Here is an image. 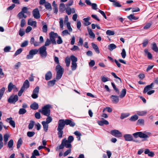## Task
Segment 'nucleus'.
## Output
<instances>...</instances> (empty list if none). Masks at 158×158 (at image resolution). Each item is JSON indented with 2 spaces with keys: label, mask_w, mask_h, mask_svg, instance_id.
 <instances>
[{
  "label": "nucleus",
  "mask_w": 158,
  "mask_h": 158,
  "mask_svg": "<svg viewBox=\"0 0 158 158\" xmlns=\"http://www.w3.org/2000/svg\"><path fill=\"white\" fill-rule=\"evenodd\" d=\"M66 25L69 31L71 32L72 31V28L71 27L70 23H68L65 24Z\"/></svg>",
  "instance_id": "4d7b16f0"
},
{
  "label": "nucleus",
  "mask_w": 158,
  "mask_h": 158,
  "mask_svg": "<svg viewBox=\"0 0 158 158\" xmlns=\"http://www.w3.org/2000/svg\"><path fill=\"white\" fill-rule=\"evenodd\" d=\"M58 39L56 40V43L58 44H61L63 43L62 40L60 36H58Z\"/></svg>",
  "instance_id": "0e129e2a"
},
{
  "label": "nucleus",
  "mask_w": 158,
  "mask_h": 158,
  "mask_svg": "<svg viewBox=\"0 0 158 158\" xmlns=\"http://www.w3.org/2000/svg\"><path fill=\"white\" fill-rule=\"evenodd\" d=\"M144 153L145 154H148V156L150 157H153L154 155V152L150 151L148 149L145 150Z\"/></svg>",
  "instance_id": "bb28decb"
},
{
  "label": "nucleus",
  "mask_w": 158,
  "mask_h": 158,
  "mask_svg": "<svg viewBox=\"0 0 158 158\" xmlns=\"http://www.w3.org/2000/svg\"><path fill=\"white\" fill-rule=\"evenodd\" d=\"M34 122L31 121L28 125V128L29 129H31L33 128L34 125Z\"/></svg>",
  "instance_id": "603ef678"
},
{
  "label": "nucleus",
  "mask_w": 158,
  "mask_h": 158,
  "mask_svg": "<svg viewBox=\"0 0 158 158\" xmlns=\"http://www.w3.org/2000/svg\"><path fill=\"white\" fill-rule=\"evenodd\" d=\"M77 67V64L76 63H72L71 68L73 70H75Z\"/></svg>",
  "instance_id": "680f3d73"
},
{
  "label": "nucleus",
  "mask_w": 158,
  "mask_h": 158,
  "mask_svg": "<svg viewBox=\"0 0 158 158\" xmlns=\"http://www.w3.org/2000/svg\"><path fill=\"white\" fill-rule=\"evenodd\" d=\"M124 137L126 141H131L133 140L132 136L130 134H125L124 135Z\"/></svg>",
  "instance_id": "a211bd4d"
},
{
  "label": "nucleus",
  "mask_w": 158,
  "mask_h": 158,
  "mask_svg": "<svg viewBox=\"0 0 158 158\" xmlns=\"http://www.w3.org/2000/svg\"><path fill=\"white\" fill-rule=\"evenodd\" d=\"M98 124L100 126H103L104 124L108 125L109 123L108 122L103 118H102L101 121L98 122Z\"/></svg>",
  "instance_id": "f3484780"
},
{
  "label": "nucleus",
  "mask_w": 158,
  "mask_h": 158,
  "mask_svg": "<svg viewBox=\"0 0 158 158\" xmlns=\"http://www.w3.org/2000/svg\"><path fill=\"white\" fill-rule=\"evenodd\" d=\"M65 11L68 15H70L72 13H75V10L74 8H66L65 9Z\"/></svg>",
  "instance_id": "f8f14e48"
},
{
  "label": "nucleus",
  "mask_w": 158,
  "mask_h": 158,
  "mask_svg": "<svg viewBox=\"0 0 158 158\" xmlns=\"http://www.w3.org/2000/svg\"><path fill=\"white\" fill-rule=\"evenodd\" d=\"M64 142H63V141H62L61 144L59 146H58L56 148V151H58L60 149H62L64 148Z\"/></svg>",
  "instance_id": "4c0bfd02"
},
{
  "label": "nucleus",
  "mask_w": 158,
  "mask_h": 158,
  "mask_svg": "<svg viewBox=\"0 0 158 158\" xmlns=\"http://www.w3.org/2000/svg\"><path fill=\"white\" fill-rule=\"evenodd\" d=\"M48 117L46 118V122L48 124L49 123L51 122L52 120V118L49 116H47Z\"/></svg>",
  "instance_id": "774afa93"
},
{
  "label": "nucleus",
  "mask_w": 158,
  "mask_h": 158,
  "mask_svg": "<svg viewBox=\"0 0 158 158\" xmlns=\"http://www.w3.org/2000/svg\"><path fill=\"white\" fill-rule=\"evenodd\" d=\"M65 61L66 64V65L67 67L69 66L70 62V58L69 57H66L65 59Z\"/></svg>",
  "instance_id": "79ce46f5"
},
{
  "label": "nucleus",
  "mask_w": 158,
  "mask_h": 158,
  "mask_svg": "<svg viewBox=\"0 0 158 158\" xmlns=\"http://www.w3.org/2000/svg\"><path fill=\"white\" fill-rule=\"evenodd\" d=\"M126 94V89H123L121 92V94L119 96V97L121 98H123L125 96Z\"/></svg>",
  "instance_id": "473e14b6"
},
{
  "label": "nucleus",
  "mask_w": 158,
  "mask_h": 158,
  "mask_svg": "<svg viewBox=\"0 0 158 158\" xmlns=\"http://www.w3.org/2000/svg\"><path fill=\"white\" fill-rule=\"evenodd\" d=\"M56 70L57 73H63L64 72V69L62 68L60 65H57L56 66Z\"/></svg>",
  "instance_id": "6ab92c4d"
},
{
  "label": "nucleus",
  "mask_w": 158,
  "mask_h": 158,
  "mask_svg": "<svg viewBox=\"0 0 158 158\" xmlns=\"http://www.w3.org/2000/svg\"><path fill=\"white\" fill-rule=\"evenodd\" d=\"M30 107L34 110H37L39 108V105L38 103L36 102H34L31 105Z\"/></svg>",
  "instance_id": "393cba45"
},
{
  "label": "nucleus",
  "mask_w": 158,
  "mask_h": 158,
  "mask_svg": "<svg viewBox=\"0 0 158 158\" xmlns=\"http://www.w3.org/2000/svg\"><path fill=\"white\" fill-rule=\"evenodd\" d=\"M147 113L146 111H137V114L139 116H143L145 115Z\"/></svg>",
  "instance_id": "72a5a7b5"
},
{
  "label": "nucleus",
  "mask_w": 158,
  "mask_h": 158,
  "mask_svg": "<svg viewBox=\"0 0 158 158\" xmlns=\"http://www.w3.org/2000/svg\"><path fill=\"white\" fill-rule=\"evenodd\" d=\"M52 77V74L50 71H48L45 75V79L48 81L50 80Z\"/></svg>",
  "instance_id": "4468645a"
},
{
  "label": "nucleus",
  "mask_w": 158,
  "mask_h": 158,
  "mask_svg": "<svg viewBox=\"0 0 158 158\" xmlns=\"http://www.w3.org/2000/svg\"><path fill=\"white\" fill-rule=\"evenodd\" d=\"M127 18L130 20H131L132 19L136 20L138 19V18L135 17L133 14H131L128 16Z\"/></svg>",
  "instance_id": "de8ad7c7"
},
{
  "label": "nucleus",
  "mask_w": 158,
  "mask_h": 158,
  "mask_svg": "<svg viewBox=\"0 0 158 158\" xmlns=\"http://www.w3.org/2000/svg\"><path fill=\"white\" fill-rule=\"evenodd\" d=\"M66 124L65 120L64 121V119H60L58 122V126L57 129L63 130Z\"/></svg>",
  "instance_id": "9d476101"
},
{
  "label": "nucleus",
  "mask_w": 158,
  "mask_h": 158,
  "mask_svg": "<svg viewBox=\"0 0 158 158\" xmlns=\"http://www.w3.org/2000/svg\"><path fill=\"white\" fill-rule=\"evenodd\" d=\"M19 19H22L23 18H26L27 17V15L25 14V13L22 11L19 12L17 15Z\"/></svg>",
  "instance_id": "4be33fe9"
},
{
  "label": "nucleus",
  "mask_w": 158,
  "mask_h": 158,
  "mask_svg": "<svg viewBox=\"0 0 158 158\" xmlns=\"http://www.w3.org/2000/svg\"><path fill=\"white\" fill-rule=\"evenodd\" d=\"M22 143V140L21 138H20L17 142V148L18 149L19 148Z\"/></svg>",
  "instance_id": "5fc2aeb1"
},
{
  "label": "nucleus",
  "mask_w": 158,
  "mask_h": 158,
  "mask_svg": "<svg viewBox=\"0 0 158 158\" xmlns=\"http://www.w3.org/2000/svg\"><path fill=\"white\" fill-rule=\"evenodd\" d=\"M47 48L46 47L43 46L40 47L39 49V53L42 58H45L47 56V52L46 51Z\"/></svg>",
  "instance_id": "f03ea898"
},
{
  "label": "nucleus",
  "mask_w": 158,
  "mask_h": 158,
  "mask_svg": "<svg viewBox=\"0 0 158 158\" xmlns=\"http://www.w3.org/2000/svg\"><path fill=\"white\" fill-rule=\"evenodd\" d=\"M21 11L24 13H27L28 11V8L27 7H23Z\"/></svg>",
  "instance_id": "bf43d9fd"
},
{
  "label": "nucleus",
  "mask_w": 158,
  "mask_h": 158,
  "mask_svg": "<svg viewBox=\"0 0 158 158\" xmlns=\"http://www.w3.org/2000/svg\"><path fill=\"white\" fill-rule=\"evenodd\" d=\"M71 152V150L70 148H69L68 150H67L66 151H65L64 154V156H66L68 155L69 154H70Z\"/></svg>",
  "instance_id": "69168bd1"
},
{
  "label": "nucleus",
  "mask_w": 158,
  "mask_h": 158,
  "mask_svg": "<svg viewBox=\"0 0 158 158\" xmlns=\"http://www.w3.org/2000/svg\"><path fill=\"white\" fill-rule=\"evenodd\" d=\"M8 91L10 92L12 89H13L14 91H17V89L16 86L14 85L11 82L9 83L8 87Z\"/></svg>",
  "instance_id": "9b49d317"
},
{
  "label": "nucleus",
  "mask_w": 158,
  "mask_h": 158,
  "mask_svg": "<svg viewBox=\"0 0 158 158\" xmlns=\"http://www.w3.org/2000/svg\"><path fill=\"white\" fill-rule=\"evenodd\" d=\"M151 132L148 131H145L144 133L140 132L139 137L141 138L144 139V140H146L151 136Z\"/></svg>",
  "instance_id": "423d86ee"
},
{
  "label": "nucleus",
  "mask_w": 158,
  "mask_h": 158,
  "mask_svg": "<svg viewBox=\"0 0 158 158\" xmlns=\"http://www.w3.org/2000/svg\"><path fill=\"white\" fill-rule=\"evenodd\" d=\"M90 17H88L86 18H85L83 19L84 21V25L85 26H88L91 24V23L89 22V20L90 19Z\"/></svg>",
  "instance_id": "5701e85b"
},
{
  "label": "nucleus",
  "mask_w": 158,
  "mask_h": 158,
  "mask_svg": "<svg viewBox=\"0 0 158 158\" xmlns=\"http://www.w3.org/2000/svg\"><path fill=\"white\" fill-rule=\"evenodd\" d=\"M6 121L9 122L10 124L13 127H15V123L13 120H12V118H8L6 119Z\"/></svg>",
  "instance_id": "b1692460"
},
{
  "label": "nucleus",
  "mask_w": 158,
  "mask_h": 158,
  "mask_svg": "<svg viewBox=\"0 0 158 158\" xmlns=\"http://www.w3.org/2000/svg\"><path fill=\"white\" fill-rule=\"evenodd\" d=\"M35 134V133L33 131H28L27 133V135L29 137H32Z\"/></svg>",
  "instance_id": "e2e57ef3"
},
{
  "label": "nucleus",
  "mask_w": 158,
  "mask_h": 158,
  "mask_svg": "<svg viewBox=\"0 0 158 158\" xmlns=\"http://www.w3.org/2000/svg\"><path fill=\"white\" fill-rule=\"evenodd\" d=\"M154 85V83H152L150 85H147L144 89L143 93H145L148 92V90L152 88L153 85Z\"/></svg>",
  "instance_id": "ddd939ff"
},
{
  "label": "nucleus",
  "mask_w": 158,
  "mask_h": 158,
  "mask_svg": "<svg viewBox=\"0 0 158 158\" xmlns=\"http://www.w3.org/2000/svg\"><path fill=\"white\" fill-rule=\"evenodd\" d=\"M51 107V106L49 104L43 107L41 110L39 109V111L45 116H49L50 114V109Z\"/></svg>",
  "instance_id": "f257e3e1"
},
{
  "label": "nucleus",
  "mask_w": 158,
  "mask_h": 158,
  "mask_svg": "<svg viewBox=\"0 0 158 158\" xmlns=\"http://www.w3.org/2000/svg\"><path fill=\"white\" fill-rule=\"evenodd\" d=\"M49 40L52 41V43L54 44H56V41L55 39L58 36V34L52 31L49 34Z\"/></svg>",
  "instance_id": "7ed1b4c3"
},
{
  "label": "nucleus",
  "mask_w": 158,
  "mask_h": 158,
  "mask_svg": "<svg viewBox=\"0 0 158 158\" xmlns=\"http://www.w3.org/2000/svg\"><path fill=\"white\" fill-rule=\"evenodd\" d=\"M27 24L29 25L33 26L34 27H36V21H33L31 19H29L28 21Z\"/></svg>",
  "instance_id": "dca6fc26"
},
{
  "label": "nucleus",
  "mask_w": 158,
  "mask_h": 158,
  "mask_svg": "<svg viewBox=\"0 0 158 158\" xmlns=\"http://www.w3.org/2000/svg\"><path fill=\"white\" fill-rule=\"evenodd\" d=\"M138 118V116L137 115L132 116L129 119L131 121H135Z\"/></svg>",
  "instance_id": "ea45409f"
},
{
  "label": "nucleus",
  "mask_w": 158,
  "mask_h": 158,
  "mask_svg": "<svg viewBox=\"0 0 158 158\" xmlns=\"http://www.w3.org/2000/svg\"><path fill=\"white\" fill-rule=\"evenodd\" d=\"M14 142L13 139L10 140L8 142L7 146L9 148H12Z\"/></svg>",
  "instance_id": "a19ab883"
},
{
  "label": "nucleus",
  "mask_w": 158,
  "mask_h": 158,
  "mask_svg": "<svg viewBox=\"0 0 158 158\" xmlns=\"http://www.w3.org/2000/svg\"><path fill=\"white\" fill-rule=\"evenodd\" d=\"M152 49L154 51L156 52H158V48L156 43H153L152 44Z\"/></svg>",
  "instance_id": "c9c22d12"
},
{
  "label": "nucleus",
  "mask_w": 158,
  "mask_h": 158,
  "mask_svg": "<svg viewBox=\"0 0 158 158\" xmlns=\"http://www.w3.org/2000/svg\"><path fill=\"white\" fill-rule=\"evenodd\" d=\"M71 59L72 60V63H76L77 61V58L73 55L71 56Z\"/></svg>",
  "instance_id": "3c124183"
},
{
  "label": "nucleus",
  "mask_w": 158,
  "mask_h": 158,
  "mask_svg": "<svg viewBox=\"0 0 158 158\" xmlns=\"http://www.w3.org/2000/svg\"><path fill=\"white\" fill-rule=\"evenodd\" d=\"M43 26L42 27L43 31L44 33H46L48 31V27L47 25L45 24H43Z\"/></svg>",
  "instance_id": "864d4df0"
},
{
  "label": "nucleus",
  "mask_w": 158,
  "mask_h": 158,
  "mask_svg": "<svg viewBox=\"0 0 158 158\" xmlns=\"http://www.w3.org/2000/svg\"><path fill=\"white\" fill-rule=\"evenodd\" d=\"M32 14L34 17L36 19H38L40 18V15L38 8H36L34 9L32 11Z\"/></svg>",
  "instance_id": "0eeeda50"
},
{
  "label": "nucleus",
  "mask_w": 158,
  "mask_h": 158,
  "mask_svg": "<svg viewBox=\"0 0 158 158\" xmlns=\"http://www.w3.org/2000/svg\"><path fill=\"white\" fill-rule=\"evenodd\" d=\"M58 131V135L59 138H61L62 137V135L63 134V131H62V130L57 129Z\"/></svg>",
  "instance_id": "a18cd8bd"
},
{
  "label": "nucleus",
  "mask_w": 158,
  "mask_h": 158,
  "mask_svg": "<svg viewBox=\"0 0 158 158\" xmlns=\"http://www.w3.org/2000/svg\"><path fill=\"white\" fill-rule=\"evenodd\" d=\"M18 99V97L17 95L11 96L8 99L10 103H15Z\"/></svg>",
  "instance_id": "1a4fd4ad"
},
{
  "label": "nucleus",
  "mask_w": 158,
  "mask_h": 158,
  "mask_svg": "<svg viewBox=\"0 0 158 158\" xmlns=\"http://www.w3.org/2000/svg\"><path fill=\"white\" fill-rule=\"evenodd\" d=\"M56 81L55 80L49 81L48 82V84L50 87L54 85Z\"/></svg>",
  "instance_id": "58836bf2"
},
{
  "label": "nucleus",
  "mask_w": 158,
  "mask_h": 158,
  "mask_svg": "<svg viewBox=\"0 0 158 158\" xmlns=\"http://www.w3.org/2000/svg\"><path fill=\"white\" fill-rule=\"evenodd\" d=\"M130 115V114L129 113H123L121 114L120 118L121 119H123L125 118H127Z\"/></svg>",
  "instance_id": "e433bc0d"
},
{
  "label": "nucleus",
  "mask_w": 158,
  "mask_h": 158,
  "mask_svg": "<svg viewBox=\"0 0 158 158\" xmlns=\"http://www.w3.org/2000/svg\"><path fill=\"white\" fill-rule=\"evenodd\" d=\"M38 52L37 49H33L30 50L29 52V54L26 56V58L27 59H30L32 58L34 55L37 54Z\"/></svg>",
  "instance_id": "20e7f679"
},
{
  "label": "nucleus",
  "mask_w": 158,
  "mask_h": 158,
  "mask_svg": "<svg viewBox=\"0 0 158 158\" xmlns=\"http://www.w3.org/2000/svg\"><path fill=\"white\" fill-rule=\"evenodd\" d=\"M5 90V88L4 87H3L0 89V100L1 99L3 96Z\"/></svg>",
  "instance_id": "49530a36"
},
{
  "label": "nucleus",
  "mask_w": 158,
  "mask_h": 158,
  "mask_svg": "<svg viewBox=\"0 0 158 158\" xmlns=\"http://www.w3.org/2000/svg\"><path fill=\"white\" fill-rule=\"evenodd\" d=\"M30 85V83L27 80H26L23 83V85L22 88L24 89L28 88Z\"/></svg>",
  "instance_id": "412c9836"
},
{
  "label": "nucleus",
  "mask_w": 158,
  "mask_h": 158,
  "mask_svg": "<svg viewBox=\"0 0 158 158\" xmlns=\"http://www.w3.org/2000/svg\"><path fill=\"white\" fill-rule=\"evenodd\" d=\"M42 124L43 126L44 129V131L47 132L48 129V124L45 121L42 122Z\"/></svg>",
  "instance_id": "c85d7f7f"
},
{
  "label": "nucleus",
  "mask_w": 158,
  "mask_h": 158,
  "mask_svg": "<svg viewBox=\"0 0 158 158\" xmlns=\"http://www.w3.org/2000/svg\"><path fill=\"white\" fill-rule=\"evenodd\" d=\"M106 34L107 35H112L114 34V31L110 30H108L106 31Z\"/></svg>",
  "instance_id": "052dcab7"
},
{
  "label": "nucleus",
  "mask_w": 158,
  "mask_h": 158,
  "mask_svg": "<svg viewBox=\"0 0 158 158\" xmlns=\"http://www.w3.org/2000/svg\"><path fill=\"white\" fill-rule=\"evenodd\" d=\"M116 48V45L114 44H111L108 45V48L110 51H112Z\"/></svg>",
  "instance_id": "2f4dec72"
},
{
  "label": "nucleus",
  "mask_w": 158,
  "mask_h": 158,
  "mask_svg": "<svg viewBox=\"0 0 158 158\" xmlns=\"http://www.w3.org/2000/svg\"><path fill=\"white\" fill-rule=\"evenodd\" d=\"M9 137V135L8 134H6L4 135V141L5 143H6Z\"/></svg>",
  "instance_id": "6e6d98bb"
},
{
  "label": "nucleus",
  "mask_w": 158,
  "mask_h": 158,
  "mask_svg": "<svg viewBox=\"0 0 158 158\" xmlns=\"http://www.w3.org/2000/svg\"><path fill=\"white\" fill-rule=\"evenodd\" d=\"M52 43L51 41L49 39L47 38L45 43L44 45L45 47L49 46Z\"/></svg>",
  "instance_id": "37998d69"
},
{
  "label": "nucleus",
  "mask_w": 158,
  "mask_h": 158,
  "mask_svg": "<svg viewBox=\"0 0 158 158\" xmlns=\"http://www.w3.org/2000/svg\"><path fill=\"white\" fill-rule=\"evenodd\" d=\"M110 134L114 136L117 138H120L122 136V133L117 130H111L110 132Z\"/></svg>",
  "instance_id": "39448f33"
},
{
  "label": "nucleus",
  "mask_w": 158,
  "mask_h": 158,
  "mask_svg": "<svg viewBox=\"0 0 158 158\" xmlns=\"http://www.w3.org/2000/svg\"><path fill=\"white\" fill-rule=\"evenodd\" d=\"M26 112V110L23 108L20 109L19 111V114H23Z\"/></svg>",
  "instance_id": "338daca9"
},
{
  "label": "nucleus",
  "mask_w": 158,
  "mask_h": 158,
  "mask_svg": "<svg viewBox=\"0 0 158 158\" xmlns=\"http://www.w3.org/2000/svg\"><path fill=\"white\" fill-rule=\"evenodd\" d=\"M111 98L112 99V102L114 103H117L119 101V97L118 96L111 95Z\"/></svg>",
  "instance_id": "2eb2a0df"
},
{
  "label": "nucleus",
  "mask_w": 158,
  "mask_h": 158,
  "mask_svg": "<svg viewBox=\"0 0 158 158\" xmlns=\"http://www.w3.org/2000/svg\"><path fill=\"white\" fill-rule=\"evenodd\" d=\"M60 21H59V23H60V27L62 29H64L63 27V23H64V20L62 18H60L59 19Z\"/></svg>",
  "instance_id": "c03bdc74"
},
{
  "label": "nucleus",
  "mask_w": 158,
  "mask_h": 158,
  "mask_svg": "<svg viewBox=\"0 0 158 158\" xmlns=\"http://www.w3.org/2000/svg\"><path fill=\"white\" fill-rule=\"evenodd\" d=\"M22 51V49L21 48H19L15 52V53L14 56H15L17 55L20 54Z\"/></svg>",
  "instance_id": "13d9d810"
},
{
  "label": "nucleus",
  "mask_w": 158,
  "mask_h": 158,
  "mask_svg": "<svg viewBox=\"0 0 158 158\" xmlns=\"http://www.w3.org/2000/svg\"><path fill=\"white\" fill-rule=\"evenodd\" d=\"M88 31L89 34L91 36V37H92L93 38H95V35L94 32L92 31L91 29L89 28H88Z\"/></svg>",
  "instance_id": "f704fd0d"
},
{
  "label": "nucleus",
  "mask_w": 158,
  "mask_h": 158,
  "mask_svg": "<svg viewBox=\"0 0 158 158\" xmlns=\"http://www.w3.org/2000/svg\"><path fill=\"white\" fill-rule=\"evenodd\" d=\"M39 91V87L36 86L33 90L32 94L31 95L32 97L34 99H36L38 97V94Z\"/></svg>",
  "instance_id": "6e6552de"
},
{
  "label": "nucleus",
  "mask_w": 158,
  "mask_h": 158,
  "mask_svg": "<svg viewBox=\"0 0 158 158\" xmlns=\"http://www.w3.org/2000/svg\"><path fill=\"white\" fill-rule=\"evenodd\" d=\"M70 34L68 32L67 30H64L61 33V35L63 36Z\"/></svg>",
  "instance_id": "8fccbe9b"
},
{
  "label": "nucleus",
  "mask_w": 158,
  "mask_h": 158,
  "mask_svg": "<svg viewBox=\"0 0 158 158\" xmlns=\"http://www.w3.org/2000/svg\"><path fill=\"white\" fill-rule=\"evenodd\" d=\"M65 123L66 125H69L71 127H74L75 125L74 122L69 119L65 120Z\"/></svg>",
  "instance_id": "cd10ccee"
},
{
  "label": "nucleus",
  "mask_w": 158,
  "mask_h": 158,
  "mask_svg": "<svg viewBox=\"0 0 158 158\" xmlns=\"http://www.w3.org/2000/svg\"><path fill=\"white\" fill-rule=\"evenodd\" d=\"M62 141L64 142V146H65L66 148H71L72 146L71 144V143L67 141V140L65 139H63Z\"/></svg>",
  "instance_id": "aec40b11"
},
{
  "label": "nucleus",
  "mask_w": 158,
  "mask_h": 158,
  "mask_svg": "<svg viewBox=\"0 0 158 158\" xmlns=\"http://www.w3.org/2000/svg\"><path fill=\"white\" fill-rule=\"evenodd\" d=\"M45 7L46 9L49 11H51L52 10V7L50 3L47 2L45 3Z\"/></svg>",
  "instance_id": "c756f323"
},
{
  "label": "nucleus",
  "mask_w": 158,
  "mask_h": 158,
  "mask_svg": "<svg viewBox=\"0 0 158 158\" xmlns=\"http://www.w3.org/2000/svg\"><path fill=\"white\" fill-rule=\"evenodd\" d=\"M92 45L93 48L94 49L95 51L97 53L99 54L100 53V51L97 45L94 43H92Z\"/></svg>",
  "instance_id": "7c9ffc66"
},
{
  "label": "nucleus",
  "mask_w": 158,
  "mask_h": 158,
  "mask_svg": "<svg viewBox=\"0 0 158 158\" xmlns=\"http://www.w3.org/2000/svg\"><path fill=\"white\" fill-rule=\"evenodd\" d=\"M121 55L123 58H125L126 56V53L124 49H123L121 53Z\"/></svg>",
  "instance_id": "09e8293b"
},
{
  "label": "nucleus",
  "mask_w": 158,
  "mask_h": 158,
  "mask_svg": "<svg viewBox=\"0 0 158 158\" xmlns=\"http://www.w3.org/2000/svg\"><path fill=\"white\" fill-rule=\"evenodd\" d=\"M59 10L60 12H63L66 9L64 4L63 3H61L59 5Z\"/></svg>",
  "instance_id": "a878e982"
}]
</instances>
